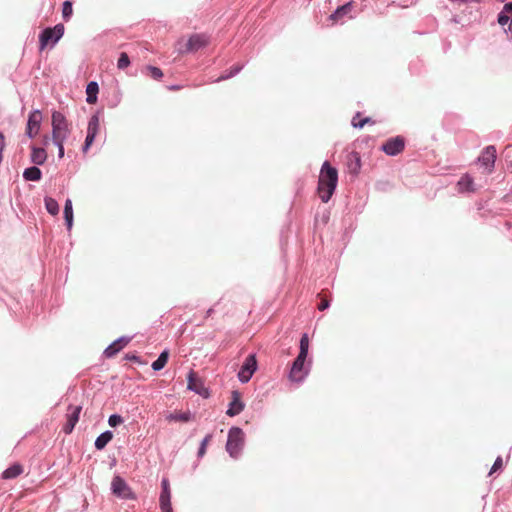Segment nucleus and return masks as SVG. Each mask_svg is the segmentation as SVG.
<instances>
[{"mask_svg": "<svg viewBox=\"0 0 512 512\" xmlns=\"http://www.w3.org/2000/svg\"><path fill=\"white\" fill-rule=\"evenodd\" d=\"M338 185V170L329 161H324L317 184V192L323 203H327L333 196Z\"/></svg>", "mask_w": 512, "mask_h": 512, "instance_id": "obj_1", "label": "nucleus"}, {"mask_svg": "<svg viewBox=\"0 0 512 512\" xmlns=\"http://www.w3.org/2000/svg\"><path fill=\"white\" fill-rule=\"evenodd\" d=\"M245 435L240 427L232 426L227 435L226 451L233 459H238L243 451Z\"/></svg>", "mask_w": 512, "mask_h": 512, "instance_id": "obj_2", "label": "nucleus"}, {"mask_svg": "<svg viewBox=\"0 0 512 512\" xmlns=\"http://www.w3.org/2000/svg\"><path fill=\"white\" fill-rule=\"evenodd\" d=\"M209 44V37L205 34H193L187 41L179 40L178 52L180 54H187L197 52L198 50L206 47Z\"/></svg>", "mask_w": 512, "mask_h": 512, "instance_id": "obj_3", "label": "nucleus"}, {"mask_svg": "<svg viewBox=\"0 0 512 512\" xmlns=\"http://www.w3.org/2000/svg\"><path fill=\"white\" fill-rule=\"evenodd\" d=\"M306 359L307 356L299 354L294 359L288 375L290 381L296 383H303L304 380L307 378L310 372L311 361H309L308 365L305 366Z\"/></svg>", "mask_w": 512, "mask_h": 512, "instance_id": "obj_4", "label": "nucleus"}, {"mask_svg": "<svg viewBox=\"0 0 512 512\" xmlns=\"http://www.w3.org/2000/svg\"><path fill=\"white\" fill-rule=\"evenodd\" d=\"M257 369L258 362L256 354L251 353L245 358L243 364L241 365L238 371L237 378L239 382L243 384L248 383L251 380L253 374L257 371Z\"/></svg>", "mask_w": 512, "mask_h": 512, "instance_id": "obj_5", "label": "nucleus"}, {"mask_svg": "<svg viewBox=\"0 0 512 512\" xmlns=\"http://www.w3.org/2000/svg\"><path fill=\"white\" fill-rule=\"evenodd\" d=\"M112 493L118 498L135 500L136 494L132 491L127 482L120 476H115L111 483Z\"/></svg>", "mask_w": 512, "mask_h": 512, "instance_id": "obj_6", "label": "nucleus"}, {"mask_svg": "<svg viewBox=\"0 0 512 512\" xmlns=\"http://www.w3.org/2000/svg\"><path fill=\"white\" fill-rule=\"evenodd\" d=\"M64 34V26L57 24L53 28H46L40 34V50H44L49 43L55 44Z\"/></svg>", "mask_w": 512, "mask_h": 512, "instance_id": "obj_7", "label": "nucleus"}, {"mask_svg": "<svg viewBox=\"0 0 512 512\" xmlns=\"http://www.w3.org/2000/svg\"><path fill=\"white\" fill-rule=\"evenodd\" d=\"M405 143V138L401 135H397L383 142L380 150L388 156H396L404 150Z\"/></svg>", "mask_w": 512, "mask_h": 512, "instance_id": "obj_8", "label": "nucleus"}, {"mask_svg": "<svg viewBox=\"0 0 512 512\" xmlns=\"http://www.w3.org/2000/svg\"><path fill=\"white\" fill-rule=\"evenodd\" d=\"M187 389L205 398L209 396L208 389L193 370L187 375Z\"/></svg>", "mask_w": 512, "mask_h": 512, "instance_id": "obj_9", "label": "nucleus"}, {"mask_svg": "<svg viewBox=\"0 0 512 512\" xmlns=\"http://www.w3.org/2000/svg\"><path fill=\"white\" fill-rule=\"evenodd\" d=\"M496 153L495 146L488 145L483 149L477 160L481 166L485 167L489 172H492L495 167Z\"/></svg>", "mask_w": 512, "mask_h": 512, "instance_id": "obj_10", "label": "nucleus"}, {"mask_svg": "<svg viewBox=\"0 0 512 512\" xmlns=\"http://www.w3.org/2000/svg\"><path fill=\"white\" fill-rule=\"evenodd\" d=\"M159 506L162 512H171V491L169 480L167 478H162L161 480Z\"/></svg>", "mask_w": 512, "mask_h": 512, "instance_id": "obj_11", "label": "nucleus"}, {"mask_svg": "<svg viewBox=\"0 0 512 512\" xmlns=\"http://www.w3.org/2000/svg\"><path fill=\"white\" fill-rule=\"evenodd\" d=\"M132 338V336H120L105 348L103 352L104 356L106 358L114 357L132 340Z\"/></svg>", "mask_w": 512, "mask_h": 512, "instance_id": "obj_12", "label": "nucleus"}, {"mask_svg": "<svg viewBox=\"0 0 512 512\" xmlns=\"http://www.w3.org/2000/svg\"><path fill=\"white\" fill-rule=\"evenodd\" d=\"M232 400L228 405L226 414L229 417H235L239 415L245 408V403L241 400V393L238 390L231 392Z\"/></svg>", "mask_w": 512, "mask_h": 512, "instance_id": "obj_13", "label": "nucleus"}, {"mask_svg": "<svg viewBox=\"0 0 512 512\" xmlns=\"http://www.w3.org/2000/svg\"><path fill=\"white\" fill-rule=\"evenodd\" d=\"M68 410L71 411V412L69 414H67V421L63 425V428H62V431L66 435L71 434L72 431L74 430L75 425L79 421V416H80L82 407L81 406H72V405H70L68 407Z\"/></svg>", "mask_w": 512, "mask_h": 512, "instance_id": "obj_14", "label": "nucleus"}, {"mask_svg": "<svg viewBox=\"0 0 512 512\" xmlns=\"http://www.w3.org/2000/svg\"><path fill=\"white\" fill-rule=\"evenodd\" d=\"M346 166L349 174L357 176L361 169V156L358 152L352 151L347 155Z\"/></svg>", "mask_w": 512, "mask_h": 512, "instance_id": "obj_15", "label": "nucleus"}, {"mask_svg": "<svg viewBox=\"0 0 512 512\" xmlns=\"http://www.w3.org/2000/svg\"><path fill=\"white\" fill-rule=\"evenodd\" d=\"M31 154L30 161L35 165H43L47 160L46 150L42 147H38L35 144H30Z\"/></svg>", "mask_w": 512, "mask_h": 512, "instance_id": "obj_16", "label": "nucleus"}, {"mask_svg": "<svg viewBox=\"0 0 512 512\" xmlns=\"http://www.w3.org/2000/svg\"><path fill=\"white\" fill-rule=\"evenodd\" d=\"M353 2H348L336 9L334 13H332L328 20L331 21V25H335L338 21H340L345 15H348L352 11Z\"/></svg>", "mask_w": 512, "mask_h": 512, "instance_id": "obj_17", "label": "nucleus"}, {"mask_svg": "<svg viewBox=\"0 0 512 512\" xmlns=\"http://www.w3.org/2000/svg\"><path fill=\"white\" fill-rule=\"evenodd\" d=\"M63 215L67 230L70 231L73 227L74 222L73 205L72 200L70 198H67L64 203Z\"/></svg>", "mask_w": 512, "mask_h": 512, "instance_id": "obj_18", "label": "nucleus"}, {"mask_svg": "<svg viewBox=\"0 0 512 512\" xmlns=\"http://www.w3.org/2000/svg\"><path fill=\"white\" fill-rule=\"evenodd\" d=\"M458 190L464 192H474V180L469 174L463 175L457 182Z\"/></svg>", "mask_w": 512, "mask_h": 512, "instance_id": "obj_19", "label": "nucleus"}, {"mask_svg": "<svg viewBox=\"0 0 512 512\" xmlns=\"http://www.w3.org/2000/svg\"><path fill=\"white\" fill-rule=\"evenodd\" d=\"M38 166L39 165L34 164L33 166L26 168L23 171L24 180L34 181V182L40 181L42 178V171L40 170V168Z\"/></svg>", "mask_w": 512, "mask_h": 512, "instance_id": "obj_20", "label": "nucleus"}, {"mask_svg": "<svg viewBox=\"0 0 512 512\" xmlns=\"http://www.w3.org/2000/svg\"><path fill=\"white\" fill-rule=\"evenodd\" d=\"M113 439V432L111 430H106L97 436L94 446L96 450H103L107 444Z\"/></svg>", "mask_w": 512, "mask_h": 512, "instance_id": "obj_21", "label": "nucleus"}, {"mask_svg": "<svg viewBox=\"0 0 512 512\" xmlns=\"http://www.w3.org/2000/svg\"><path fill=\"white\" fill-rule=\"evenodd\" d=\"M23 472V467L19 463H15L11 466H9L7 469H5L2 472V478L3 479H14L21 475Z\"/></svg>", "mask_w": 512, "mask_h": 512, "instance_id": "obj_22", "label": "nucleus"}, {"mask_svg": "<svg viewBox=\"0 0 512 512\" xmlns=\"http://www.w3.org/2000/svg\"><path fill=\"white\" fill-rule=\"evenodd\" d=\"M169 359V351L167 349L163 350L157 357L155 361L152 362L151 368L154 371L162 370L167 364Z\"/></svg>", "mask_w": 512, "mask_h": 512, "instance_id": "obj_23", "label": "nucleus"}, {"mask_svg": "<svg viewBox=\"0 0 512 512\" xmlns=\"http://www.w3.org/2000/svg\"><path fill=\"white\" fill-rule=\"evenodd\" d=\"M99 92V86L96 82L92 81L88 83L86 87L87 98L86 101L89 104H94L97 101V94Z\"/></svg>", "mask_w": 512, "mask_h": 512, "instance_id": "obj_24", "label": "nucleus"}, {"mask_svg": "<svg viewBox=\"0 0 512 512\" xmlns=\"http://www.w3.org/2000/svg\"><path fill=\"white\" fill-rule=\"evenodd\" d=\"M167 420L172 421H180V422H188L193 418V414L190 411L184 412H174L167 415Z\"/></svg>", "mask_w": 512, "mask_h": 512, "instance_id": "obj_25", "label": "nucleus"}, {"mask_svg": "<svg viewBox=\"0 0 512 512\" xmlns=\"http://www.w3.org/2000/svg\"><path fill=\"white\" fill-rule=\"evenodd\" d=\"M375 125L376 122L370 117H363L361 113H357L352 119V126L354 128H362L365 125Z\"/></svg>", "mask_w": 512, "mask_h": 512, "instance_id": "obj_26", "label": "nucleus"}, {"mask_svg": "<svg viewBox=\"0 0 512 512\" xmlns=\"http://www.w3.org/2000/svg\"><path fill=\"white\" fill-rule=\"evenodd\" d=\"M44 204L49 214L55 216L59 213V204L54 198L46 196L44 198Z\"/></svg>", "mask_w": 512, "mask_h": 512, "instance_id": "obj_27", "label": "nucleus"}, {"mask_svg": "<svg viewBox=\"0 0 512 512\" xmlns=\"http://www.w3.org/2000/svg\"><path fill=\"white\" fill-rule=\"evenodd\" d=\"M98 130H87L84 144L82 146V152L87 153L93 142L95 141Z\"/></svg>", "mask_w": 512, "mask_h": 512, "instance_id": "obj_28", "label": "nucleus"}, {"mask_svg": "<svg viewBox=\"0 0 512 512\" xmlns=\"http://www.w3.org/2000/svg\"><path fill=\"white\" fill-rule=\"evenodd\" d=\"M309 353V337L307 333H303L299 342V355L308 357Z\"/></svg>", "mask_w": 512, "mask_h": 512, "instance_id": "obj_29", "label": "nucleus"}, {"mask_svg": "<svg viewBox=\"0 0 512 512\" xmlns=\"http://www.w3.org/2000/svg\"><path fill=\"white\" fill-rule=\"evenodd\" d=\"M42 120V114L40 111H34L31 113L28 119L27 128H38Z\"/></svg>", "mask_w": 512, "mask_h": 512, "instance_id": "obj_30", "label": "nucleus"}, {"mask_svg": "<svg viewBox=\"0 0 512 512\" xmlns=\"http://www.w3.org/2000/svg\"><path fill=\"white\" fill-rule=\"evenodd\" d=\"M61 131L62 130H52L53 142L58 147V157L59 158L64 157V146H63L62 141L59 139Z\"/></svg>", "mask_w": 512, "mask_h": 512, "instance_id": "obj_31", "label": "nucleus"}, {"mask_svg": "<svg viewBox=\"0 0 512 512\" xmlns=\"http://www.w3.org/2000/svg\"><path fill=\"white\" fill-rule=\"evenodd\" d=\"M65 125V117L60 112H54L52 114V128H62Z\"/></svg>", "mask_w": 512, "mask_h": 512, "instance_id": "obj_32", "label": "nucleus"}, {"mask_svg": "<svg viewBox=\"0 0 512 512\" xmlns=\"http://www.w3.org/2000/svg\"><path fill=\"white\" fill-rule=\"evenodd\" d=\"M212 439V435L211 434H207L201 441L200 443V446H199V449H198V452H197V457L198 458H202L204 456V454L206 453V448H207V445L209 443V441Z\"/></svg>", "mask_w": 512, "mask_h": 512, "instance_id": "obj_33", "label": "nucleus"}, {"mask_svg": "<svg viewBox=\"0 0 512 512\" xmlns=\"http://www.w3.org/2000/svg\"><path fill=\"white\" fill-rule=\"evenodd\" d=\"M124 422L123 417L120 414L114 413L111 414L108 418V424L110 427L116 428L120 424Z\"/></svg>", "mask_w": 512, "mask_h": 512, "instance_id": "obj_34", "label": "nucleus"}, {"mask_svg": "<svg viewBox=\"0 0 512 512\" xmlns=\"http://www.w3.org/2000/svg\"><path fill=\"white\" fill-rule=\"evenodd\" d=\"M130 65V59H129V56L127 55V53L125 52H122L119 56V59H118V62H117V67L119 69H125L127 68L128 66Z\"/></svg>", "mask_w": 512, "mask_h": 512, "instance_id": "obj_35", "label": "nucleus"}, {"mask_svg": "<svg viewBox=\"0 0 512 512\" xmlns=\"http://www.w3.org/2000/svg\"><path fill=\"white\" fill-rule=\"evenodd\" d=\"M147 71L149 72V76L153 79L159 80L163 77V72L160 68L155 66H148Z\"/></svg>", "mask_w": 512, "mask_h": 512, "instance_id": "obj_36", "label": "nucleus"}, {"mask_svg": "<svg viewBox=\"0 0 512 512\" xmlns=\"http://www.w3.org/2000/svg\"><path fill=\"white\" fill-rule=\"evenodd\" d=\"M73 13L72 3L65 1L62 8V16L65 20H68Z\"/></svg>", "mask_w": 512, "mask_h": 512, "instance_id": "obj_37", "label": "nucleus"}, {"mask_svg": "<svg viewBox=\"0 0 512 512\" xmlns=\"http://www.w3.org/2000/svg\"><path fill=\"white\" fill-rule=\"evenodd\" d=\"M502 466H503V460H502V457H501V456H498V457L495 459V461H494V463H493V465H492V467H491V469H490L489 475H491V474H493V473L497 472L498 470H500V469L502 468Z\"/></svg>", "mask_w": 512, "mask_h": 512, "instance_id": "obj_38", "label": "nucleus"}, {"mask_svg": "<svg viewBox=\"0 0 512 512\" xmlns=\"http://www.w3.org/2000/svg\"><path fill=\"white\" fill-rule=\"evenodd\" d=\"M124 359L127 361H130V362L143 364L141 357L138 356L136 353H127V354H125Z\"/></svg>", "mask_w": 512, "mask_h": 512, "instance_id": "obj_39", "label": "nucleus"}, {"mask_svg": "<svg viewBox=\"0 0 512 512\" xmlns=\"http://www.w3.org/2000/svg\"><path fill=\"white\" fill-rule=\"evenodd\" d=\"M99 125V116L93 115L88 123V128H97Z\"/></svg>", "mask_w": 512, "mask_h": 512, "instance_id": "obj_40", "label": "nucleus"}, {"mask_svg": "<svg viewBox=\"0 0 512 512\" xmlns=\"http://www.w3.org/2000/svg\"><path fill=\"white\" fill-rule=\"evenodd\" d=\"M510 18L504 12H501L498 15V23L502 26L506 25L509 22Z\"/></svg>", "mask_w": 512, "mask_h": 512, "instance_id": "obj_41", "label": "nucleus"}, {"mask_svg": "<svg viewBox=\"0 0 512 512\" xmlns=\"http://www.w3.org/2000/svg\"><path fill=\"white\" fill-rule=\"evenodd\" d=\"M240 69H241V67H239V66L234 67L228 75H225V76L223 75V76L219 77V78H218V81H220V80H224V79H227V78H229V77L233 76L234 74H236L237 72H239V71H240Z\"/></svg>", "mask_w": 512, "mask_h": 512, "instance_id": "obj_42", "label": "nucleus"}, {"mask_svg": "<svg viewBox=\"0 0 512 512\" xmlns=\"http://www.w3.org/2000/svg\"><path fill=\"white\" fill-rule=\"evenodd\" d=\"M330 307V301L329 300H323L321 301V303L318 305V309L320 311H324L326 309H328Z\"/></svg>", "mask_w": 512, "mask_h": 512, "instance_id": "obj_43", "label": "nucleus"}, {"mask_svg": "<svg viewBox=\"0 0 512 512\" xmlns=\"http://www.w3.org/2000/svg\"><path fill=\"white\" fill-rule=\"evenodd\" d=\"M39 131L40 130H26V136L29 139H33L38 135Z\"/></svg>", "mask_w": 512, "mask_h": 512, "instance_id": "obj_44", "label": "nucleus"}, {"mask_svg": "<svg viewBox=\"0 0 512 512\" xmlns=\"http://www.w3.org/2000/svg\"><path fill=\"white\" fill-rule=\"evenodd\" d=\"M504 13H512V2L506 3L504 5Z\"/></svg>", "mask_w": 512, "mask_h": 512, "instance_id": "obj_45", "label": "nucleus"}, {"mask_svg": "<svg viewBox=\"0 0 512 512\" xmlns=\"http://www.w3.org/2000/svg\"><path fill=\"white\" fill-rule=\"evenodd\" d=\"M509 30L512 31V18H511V21H510V24H509Z\"/></svg>", "mask_w": 512, "mask_h": 512, "instance_id": "obj_46", "label": "nucleus"}, {"mask_svg": "<svg viewBox=\"0 0 512 512\" xmlns=\"http://www.w3.org/2000/svg\"><path fill=\"white\" fill-rule=\"evenodd\" d=\"M171 512H173V509L171 508Z\"/></svg>", "mask_w": 512, "mask_h": 512, "instance_id": "obj_47", "label": "nucleus"}]
</instances>
